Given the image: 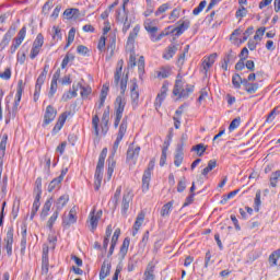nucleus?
I'll return each mask as SVG.
<instances>
[{
  "instance_id": "obj_54",
  "label": "nucleus",
  "mask_w": 280,
  "mask_h": 280,
  "mask_svg": "<svg viewBox=\"0 0 280 280\" xmlns=\"http://www.w3.org/2000/svg\"><path fill=\"white\" fill-rule=\"evenodd\" d=\"M44 43H45V37L43 36V34H38L36 39L33 43V47H37L40 49Z\"/></svg>"
},
{
  "instance_id": "obj_14",
  "label": "nucleus",
  "mask_w": 280,
  "mask_h": 280,
  "mask_svg": "<svg viewBox=\"0 0 280 280\" xmlns=\"http://www.w3.org/2000/svg\"><path fill=\"white\" fill-rule=\"evenodd\" d=\"M7 147H8V133H4L0 140V173L3 172V158L5 156Z\"/></svg>"
},
{
  "instance_id": "obj_45",
  "label": "nucleus",
  "mask_w": 280,
  "mask_h": 280,
  "mask_svg": "<svg viewBox=\"0 0 280 280\" xmlns=\"http://www.w3.org/2000/svg\"><path fill=\"white\" fill-rule=\"evenodd\" d=\"M120 196H121V186H118L114 194V197L112 198V202H113L115 209H117V205H119Z\"/></svg>"
},
{
  "instance_id": "obj_64",
  "label": "nucleus",
  "mask_w": 280,
  "mask_h": 280,
  "mask_svg": "<svg viewBox=\"0 0 280 280\" xmlns=\"http://www.w3.org/2000/svg\"><path fill=\"white\" fill-rule=\"evenodd\" d=\"M54 8V0H48L44 7H43V12L45 14H49V10H51Z\"/></svg>"
},
{
  "instance_id": "obj_58",
  "label": "nucleus",
  "mask_w": 280,
  "mask_h": 280,
  "mask_svg": "<svg viewBox=\"0 0 280 280\" xmlns=\"http://www.w3.org/2000/svg\"><path fill=\"white\" fill-rule=\"evenodd\" d=\"M167 10H170L168 3H164V4L160 5L158 8V10L155 11V16H161V14H165V12H167Z\"/></svg>"
},
{
  "instance_id": "obj_61",
  "label": "nucleus",
  "mask_w": 280,
  "mask_h": 280,
  "mask_svg": "<svg viewBox=\"0 0 280 280\" xmlns=\"http://www.w3.org/2000/svg\"><path fill=\"white\" fill-rule=\"evenodd\" d=\"M56 91H58V83L57 82H54L51 81L50 83V90L48 92V97H54V95H56Z\"/></svg>"
},
{
  "instance_id": "obj_1",
  "label": "nucleus",
  "mask_w": 280,
  "mask_h": 280,
  "mask_svg": "<svg viewBox=\"0 0 280 280\" xmlns=\"http://www.w3.org/2000/svg\"><path fill=\"white\" fill-rule=\"evenodd\" d=\"M124 60L117 62L116 71L114 74V84L119 86L120 84V95L116 97L115 101V128H118L121 118L124 117V110L126 108V89H128V73L124 74Z\"/></svg>"
},
{
  "instance_id": "obj_43",
  "label": "nucleus",
  "mask_w": 280,
  "mask_h": 280,
  "mask_svg": "<svg viewBox=\"0 0 280 280\" xmlns=\"http://www.w3.org/2000/svg\"><path fill=\"white\" fill-rule=\"evenodd\" d=\"M58 215H60V212H57L56 210L51 214V217L47 221V228L51 231L54 229V224H56V220H58Z\"/></svg>"
},
{
  "instance_id": "obj_10",
  "label": "nucleus",
  "mask_w": 280,
  "mask_h": 280,
  "mask_svg": "<svg viewBox=\"0 0 280 280\" xmlns=\"http://www.w3.org/2000/svg\"><path fill=\"white\" fill-rule=\"evenodd\" d=\"M58 115V110H56V108H54V106L48 105L46 107V112L44 114V122L43 126H49V124H51V121H54V119H56V116Z\"/></svg>"
},
{
  "instance_id": "obj_5",
  "label": "nucleus",
  "mask_w": 280,
  "mask_h": 280,
  "mask_svg": "<svg viewBox=\"0 0 280 280\" xmlns=\"http://www.w3.org/2000/svg\"><path fill=\"white\" fill-rule=\"evenodd\" d=\"M107 154H108V149L104 148L100 154L98 162L96 165L95 175H94L95 191H100V188L102 187V179L104 178V163L106 161Z\"/></svg>"
},
{
  "instance_id": "obj_44",
  "label": "nucleus",
  "mask_w": 280,
  "mask_h": 280,
  "mask_svg": "<svg viewBox=\"0 0 280 280\" xmlns=\"http://www.w3.org/2000/svg\"><path fill=\"white\" fill-rule=\"evenodd\" d=\"M215 165H218V163L215 162V160H210L208 162V166L205 167L201 172L202 176H207V174H209V172H211L212 170H215Z\"/></svg>"
},
{
  "instance_id": "obj_36",
  "label": "nucleus",
  "mask_w": 280,
  "mask_h": 280,
  "mask_svg": "<svg viewBox=\"0 0 280 280\" xmlns=\"http://www.w3.org/2000/svg\"><path fill=\"white\" fill-rule=\"evenodd\" d=\"M106 97H108V86L103 85L102 91H101L98 108H102V106H104V102H106Z\"/></svg>"
},
{
  "instance_id": "obj_39",
  "label": "nucleus",
  "mask_w": 280,
  "mask_h": 280,
  "mask_svg": "<svg viewBox=\"0 0 280 280\" xmlns=\"http://www.w3.org/2000/svg\"><path fill=\"white\" fill-rule=\"evenodd\" d=\"M232 84L234 89H242V84H244V79L240 74H234L232 77Z\"/></svg>"
},
{
  "instance_id": "obj_38",
  "label": "nucleus",
  "mask_w": 280,
  "mask_h": 280,
  "mask_svg": "<svg viewBox=\"0 0 280 280\" xmlns=\"http://www.w3.org/2000/svg\"><path fill=\"white\" fill-rule=\"evenodd\" d=\"M172 207H174V201H170L162 207V210H161L162 218L170 215V213L172 212Z\"/></svg>"
},
{
  "instance_id": "obj_9",
  "label": "nucleus",
  "mask_w": 280,
  "mask_h": 280,
  "mask_svg": "<svg viewBox=\"0 0 280 280\" xmlns=\"http://www.w3.org/2000/svg\"><path fill=\"white\" fill-rule=\"evenodd\" d=\"M167 91H168V84L167 83H163L160 93L156 95L155 102H154V106L155 109L159 110V108H161V106H163V102H165V97H167Z\"/></svg>"
},
{
  "instance_id": "obj_29",
  "label": "nucleus",
  "mask_w": 280,
  "mask_h": 280,
  "mask_svg": "<svg viewBox=\"0 0 280 280\" xmlns=\"http://www.w3.org/2000/svg\"><path fill=\"white\" fill-rule=\"evenodd\" d=\"M116 48H117V42L115 38H113L112 42L107 45L106 60H110V58H113V56H115Z\"/></svg>"
},
{
  "instance_id": "obj_32",
  "label": "nucleus",
  "mask_w": 280,
  "mask_h": 280,
  "mask_svg": "<svg viewBox=\"0 0 280 280\" xmlns=\"http://www.w3.org/2000/svg\"><path fill=\"white\" fill-rule=\"evenodd\" d=\"M63 16L68 20L78 19V16H80V10L79 9H66L63 12Z\"/></svg>"
},
{
  "instance_id": "obj_3",
  "label": "nucleus",
  "mask_w": 280,
  "mask_h": 280,
  "mask_svg": "<svg viewBox=\"0 0 280 280\" xmlns=\"http://www.w3.org/2000/svg\"><path fill=\"white\" fill-rule=\"evenodd\" d=\"M108 121H110V112L105 110L102 116V121L100 125V116L94 115L92 117V130L95 137H100L101 135L106 136L108 132Z\"/></svg>"
},
{
  "instance_id": "obj_49",
  "label": "nucleus",
  "mask_w": 280,
  "mask_h": 280,
  "mask_svg": "<svg viewBox=\"0 0 280 280\" xmlns=\"http://www.w3.org/2000/svg\"><path fill=\"white\" fill-rule=\"evenodd\" d=\"M277 115H279V107H275L269 115L267 116L266 122L267 124H272V121H275V117H277Z\"/></svg>"
},
{
  "instance_id": "obj_16",
  "label": "nucleus",
  "mask_w": 280,
  "mask_h": 280,
  "mask_svg": "<svg viewBox=\"0 0 280 280\" xmlns=\"http://www.w3.org/2000/svg\"><path fill=\"white\" fill-rule=\"evenodd\" d=\"M69 202V195H62L55 201V211L57 213H60L61 209H65L67 207V203Z\"/></svg>"
},
{
  "instance_id": "obj_33",
  "label": "nucleus",
  "mask_w": 280,
  "mask_h": 280,
  "mask_svg": "<svg viewBox=\"0 0 280 280\" xmlns=\"http://www.w3.org/2000/svg\"><path fill=\"white\" fill-rule=\"evenodd\" d=\"M116 21H119V23H124V21H128V12L124 7L116 11Z\"/></svg>"
},
{
  "instance_id": "obj_42",
  "label": "nucleus",
  "mask_w": 280,
  "mask_h": 280,
  "mask_svg": "<svg viewBox=\"0 0 280 280\" xmlns=\"http://www.w3.org/2000/svg\"><path fill=\"white\" fill-rule=\"evenodd\" d=\"M191 151L197 152L199 156H202V154L207 152V145H205L203 143L196 144L191 148Z\"/></svg>"
},
{
  "instance_id": "obj_31",
  "label": "nucleus",
  "mask_w": 280,
  "mask_h": 280,
  "mask_svg": "<svg viewBox=\"0 0 280 280\" xmlns=\"http://www.w3.org/2000/svg\"><path fill=\"white\" fill-rule=\"evenodd\" d=\"M184 156H185V153H183V149H177L174 155V165L176 167H180V165H183Z\"/></svg>"
},
{
  "instance_id": "obj_20",
  "label": "nucleus",
  "mask_w": 280,
  "mask_h": 280,
  "mask_svg": "<svg viewBox=\"0 0 280 280\" xmlns=\"http://www.w3.org/2000/svg\"><path fill=\"white\" fill-rule=\"evenodd\" d=\"M244 91L249 95H253L256 91H259V83L248 82V80H243Z\"/></svg>"
},
{
  "instance_id": "obj_11",
  "label": "nucleus",
  "mask_w": 280,
  "mask_h": 280,
  "mask_svg": "<svg viewBox=\"0 0 280 280\" xmlns=\"http://www.w3.org/2000/svg\"><path fill=\"white\" fill-rule=\"evenodd\" d=\"M215 60H218V55L215 52L208 57H203L201 67L203 69L205 75H207V73H209V69L215 65Z\"/></svg>"
},
{
  "instance_id": "obj_48",
  "label": "nucleus",
  "mask_w": 280,
  "mask_h": 280,
  "mask_svg": "<svg viewBox=\"0 0 280 280\" xmlns=\"http://www.w3.org/2000/svg\"><path fill=\"white\" fill-rule=\"evenodd\" d=\"M73 97H78V93H75V91L69 90L68 92L63 93L61 102H69V100H73Z\"/></svg>"
},
{
  "instance_id": "obj_17",
  "label": "nucleus",
  "mask_w": 280,
  "mask_h": 280,
  "mask_svg": "<svg viewBox=\"0 0 280 280\" xmlns=\"http://www.w3.org/2000/svg\"><path fill=\"white\" fill-rule=\"evenodd\" d=\"M67 117H69V115L67 114V112H66V113H62V114L59 116V118H58V120H57L55 127L52 128V135H58V132H60V130H62V126H65V121H67Z\"/></svg>"
},
{
  "instance_id": "obj_25",
  "label": "nucleus",
  "mask_w": 280,
  "mask_h": 280,
  "mask_svg": "<svg viewBox=\"0 0 280 280\" xmlns=\"http://www.w3.org/2000/svg\"><path fill=\"white\" fill-rule=\"evenodd\" d=\"M189 25H191V22L189 20L184 21L182 24H179L177 27L172 30V34L176 32V36H180L186 30H189Z\"/></svg>"
},
{
  "instance_id": "obj_52",
  "label": "nucleus",
  "mask_w": 280,
  "mask_h": 280,
  "mask_svg": "<svg viewBox=\"0 0 280 280\" xmlns=\"http://www.w3.org/2000/svg\"><path fill=\"white\" fill-rule=\"evenodd\" d=\"M171 71L172 70L170 69V67H164L160 69V71H158V78H162V79L170 78Z\"/></svg>"
},
{
  "instance_id": "obj_24",
  "label": "nucleus",
  "mask_w": 280,
  "mask_h": 280,
  "mask_svg": "<svg viewBox=\"0 0 280 280\" xmlns=\"http://www.w3.org/2000/svg\"><path fill=\"white\" fill-rule=\"evenodd\" d=\"M62 185V177H56L54 178L49 185H48V191L51 194V191H58Z\"/></svg>"
},
{
  "instance_id": "obj_4",
  "label": "nucleus",
  "mask_w": 280,
  "mask_h": 280,
  "mask_svg": "<svg viewBox=\"0 0 280 280\" xmlns=\"http://www.w3.org/2000/svg\"><path fill=\"white\" fill-rule=\"evenodd\" d=\"M191 93H194V85L186 83L183 77L178 74L173 89V95L179 97V100H187Z\"/></svg>"
},
{
  "instance_id": "obj_21",
  "label": "nucleus",
  "mask_w": 280,
  "mask_h": 280,
  "mask_svg": "<svg viewBox=\"0 0 280 280\" xmlns=\"http://www.w3.org/2000/svg\"><path fill=\"white\" fill-rule=\"evenodd\" d=\"M178 51V46L170 45L163 52L164 60H172L176 52Z\"/></svg>"
},
{
  "instance_id": "obj_19",
  "label": "nucleus",
  "mask_w": 280,
  "mask_h": 280,
  "mask_svg": "<svg viewBox=\"0 0 280 280\" xmlns=\"http://www.w3.org/2000/svg\"><path fill=\"white\" fill-rule=\"evenodd\" d=\"M21 231H22V240H21V243H20L21 254L25 255V248H27V225L23 224L21 226Z\"/></svg>"
},
{
  "instance_id": "obj_7",
  "label": "nucleus",
  "mask_w": 280,
  "mask_h": 280,
  "mask_svg": "<svg viewBox=\"0 0 280 280\" xmlns=\"http://www.w3.org/2000/svg\"><path fill=\"white\" fill-rule=\"evenodd\" d=\"M139 32H141V26L136 25L132 31L129 33L126 49L127 51H135V43L137 40V37L139 36Z\"/></svg>"
},
{
  "instance_id": "obj_46",
  "label": "nucleus",
  "mask_w": 280,
  "mask_h": 280,
  "mask_svg": "<svg viewBox=\"0 0 280 280\" xmlns=\"http://www.w3.org/2000/svg\"><path fill=\"white\" fill-rule=\"evenodd\" d=\"M259 207H261V190L256 191V197L254 199V210L259 212Z\"/></svg>"
},
{
  "instance_id": "obj_2",
  "label": "nucleus",
  "mask_w": 280,
  "mask_h": 280,
  "mask_svg": "<svg viewBox=\"0 0 280 280\" xmlns=\"http://www.w3.org/2000/svg\"><path fill=\"white\" fill-rule=\"evenodd\" d=\"M128 130V120L125 118L122 119L117 138L113 145V152L107 159V179L110 180L113 178V172H115V165H117V162L115 161V154L117 153V150H119V144L121 143L124 137L126 136V132Z\"/></svg>"
},
{
  "instance_id": "obj_40",
  "label": "nucleus",
  "mask_w": 280,
  "mask_h": 280,
  "mask_svg": "<svg viewBox=\"0 0 280 280\" xmlns=\"http://www.w3.org/2000/svg\"><path fill=\"white\" fill-rule=\"evenodd\" d=\"M138 73L140 78L145 73V58L143 56L138 60Z\"/></svg>"
},
{
  "instance_id": "obj_8",
  "label": "nucleus",
  "mask_w": 280,
  "mask_h": 280,
  "mask_svg": "<svg viewBox=\"0 0 280 280\" xmlns=\"http://www.w3.org/2000/svg\"><path fill=\"white\" fill-rule=\"evenodd\" d=\"M78 222V209L75 207H72L67 214H63L62 217V226H71V224H75Z\"/></svg>"
},
{
  "instance_id": "obj_57",
  "label": "nucleus",
  "mask_w": 280,
  "mask_h": 280,
  "mask_svg": "<svg viewBox=\"0 0 280 280\" xmlns=\"http://www.w3.org/2000/svg\"><path fill=\"white\" fill-rule=\"evenodd\" d=\"M49 272V258H42V273L47 275Z\"/></svg>"
},
{
  "instance_id": "obj_47",
  "label": "nucleus",
  "mask_w": 280,
  "mask_h": 280,
  "mask_svg": "<svg viewBox=\"0 0 280 280\" xmlns=\"http://www.w3.org/2000/svg\"><path fill=\"white\" fill-rule=\"evenodd\" d=\"M264 34H266V27H259L254 35V40L256 43H261V38H264Z\"/></svg>"
},
{
  "instance_id": "obj_30",
  "label": "nucleus",
  "mask_w": 280,
  "mask_h": 280,
  "mask_svg": "<svg viewBox=\"0 0 280 280\" xmlns=\"http://www.w3.org/2000/svg\"><path fill=\"white\" fill-rule=\"evenodd\" d=\"M150 180H152V175L149 172H144L142 176V191L150 189Z\"/></svg>"
},
{
  "instance_id": "obj_37",
  "label": "nucleus",
  "mask_w": 280,
  "mask_h": 280,
  "mask_svg": "<svg viewBox=\"0 0 280 280\" xmlns=\"http://www.w3.org/2000/svg\"><path fill=\"white\" fill-rule=\"evenodd\" d=\"M45 80H47V72H42L39 74V77L37 78L36 84H35V89H37V91H40V89L43 88V84H45Z\"/></svg>"
},
{
  "instance_id": "obj_41",
  "label": "nucleus",
  "mask_w": 280,
  "mask_h": 280,
  "mask_svg": "<svg viewBox=\"0 0 280 280\" xmlns=\"http://www.w3.org/2000/svg\"><path fill=\"white\" fill-rule=\"evenodd\" d=\"M280 258V249L275 250L269 256V264L270 266H277V261H279Z\"/></svg>"
},
{
  "instance_id": "obj_35",
  "label": "nucleus",
  "mask_w": 280,
  "mask_h": 280,
  "mask_svg": "<svg viewBox=\"0 0 280 280\" xmlns=\"http://www.w3.org/2000/svg\"><path fill=\"white\" fill-rule=\"evenodd\" d=\"M143 220H145V214L144 213L138 214L136 222L133 224V229L136 231L133 232V235L139 231V229H141V224H143Z\"/></svg>"
},
{
  "instance_id": "obj_51",
  "label": "nucleus",
  "mask_w": 280,
  "mask_h": 280,
  "mask_svg": "<svg viewBox=\"0 0 280 280\" xmlns=\"http://www.w3.org/2000/svg\"><path fill=\"white\" fill-rule=\"evenodd\" d=\"M27 34V28L23 26L20 32L18 33V37L14 38V40H18L19 43H23L25 40V36Z\"/></svg>"
},
{
  "instance_id": "obj_18",
  "label": "nucleus",
  "mask_w": 280,
  "mask_h": 280,
  "mask_svg": "<svg viewBox=\"0 0 280 280\" xmlns=\"http://www.w3.org/2000/svg\"><path fill=\"white\" fill-rule=\"evenodd\" d=\"M141 152V147H135L132 144L129 145L127 151V159L128 161L139 159V153Z\"/></svg>"
},
{
  "instance_id": "obj_12",
  "label": "nucleus",
  "mask_w": 280,
  "mask_h": 280,
  "mask_svg": "<svg viewBox=\"0 0 280 280\" xmlns=\"http://www.w3.org/2000/svg\"><path fill=\"white\" fill-rule=\"evenodd\" d=\"M237 60V54L233 50H229L222 61L221 69L223 71H229V65H233Z\"/></svg>"
},
{
  "instance_id": "obj_15",
  "label": "nucleus",
  "mask_w": 280,
  "mask_h": 280,
  "mask_svg": "<svg viewBox=\"0 0 280 280\" xmlns=\"http://www.w3.org/2000/svg\"><path fill=\"white\" fill-rule=\"evenodd\" d=\"M5 242V250H7V255L8 257H12V245L14 244V233H12V231H9L7 233V237L4 238Z\"/></svg>"
},
{
  "instance_id": "obj_23",
  "label": "nucleus",
  "mask_w": 280,
  "mask_h": 280,
  "mask_svg": "<svg viewBox=\"0 0 280 280\" xmlns=\"http://www.w3.org/2000/svg\"><path fill=\"white\" fill-rule=\"evenodd\" d=\"M110 275V261L109 260H104L101 271H100V279L104 280L106 277Z\"/></svg>"
},
{
  "instance_id": "obj_55",
  "label": "nucleus",
  "mask_w": 280,
  "mask_h": 280,
  "mask_svg": "<svg viewBox=\"0 0 280 280\" xmlns=\"http://www.w3.org/2000/svg\"><path fill=\"white\" fill-rule=\"evenodd\" d=\"M205 8H207V2H206V0H202L199 3V5L192 10V14L195 16H198V14H200V12H202V10H205Z\"/></svg>"
},
{
  "instance_id": "obj_34",
  "label": "nucleus",
  "mask_w": 280,
  "mask_h": 280,
  "mask_svg": "<svg viewBox=\"0 0 280 280\" xmlns=\"http://www.w3.org/2000/svg\"><path fill=\"white\" fill-rule=\"evenodd\" d=\"M144 28L148 31L149 34H156V32H159V27L153 25V22L150 19L145 20Z\"/></svg>"
},
{
  "instance_id": "obj_6",
  "label": "nucleus",
  "mask_w": 280,
  "mask_h": 280,
  "mask_svg": "<svg viewBox=\"0 0 280 280\" xmlns=\"http://www.w3.org/2000/svg\"><path fill=\"white\" fill-rule=\"evenodd\" d=\"M132 198H135V194L132 192V189L127 188L124 191L122 199H121L122 215H126V213H128V210L130 209V205L132 203Z\"/></svg>"
},
{
  "instance_id": "obj_59",
  "label": "nucleus",
  "mask_w": 280,
  "mask_h": 280,
  "mask_svg": "<svg viewBox=\"0 0 280 280\" xmlns=\"http://www.w3.org/2000/svg\"><path fill=\"white\" fill-rule=\"evenodd\" d=\"M22 95L23 94H21V90L16 91L15 101H14V104H13V113H16V110H19V104H21Z\"/></svg>"
},
{
  "instance_id": "obj_27",
  "label": "nucleus",
  "mask_w": 280,
  "mask_h": 280,
  "mask_svg": "<svg viewBox=\"0 0 280 280\" xmlns=\"http://www.w3.org/2000/svg\"><path fill=\"white\" fill-rule=\"evenodd\" d=\"M130 95L133 104H137V102L139 101V85L137 84V82L131 83Z\"/></svg>"
},
{
  "instance_id": "obj_50",
  "label": "nucleus",
  "mask_w": 280,
  "mask_h": 280,
  "mask_svg": "<svg viewBox=\"0 0 280 280\" xmlns=\"http://www.w3.org/2000/svg\"><path fill=\"white\" fill-rule=\"evenodd\" d=\"M279 178H280V171H276L271 174L270 176V185L272 187H277V183H279Z\"/></svg>"
},
{
  "instance_id": "obj_26",
  "label": "nucleus",
  "mask_w": 280,
  "mask_h": 280,
  "mask_svg": "<svg viewBox=\"0 0 280 280\" xmlns=\"http://www.w3.org/2000/svg\"><path fill=\"white\" fill-rule=\"evenodd\" d=\"M128 248H130V238L126 237L120 246L119 250V257L121 259L126 258V255H128Z\"/></svg>"
},
{
  "instance_id": "obj_13",
  "label": "nucleus",
  "mask_w": 280,
  "mask_h": 280,
  "mask_svg": "<svg viewBox=\"0 0 280 280\" xmlns=\"http://www.w3.org/2000/svg\"><path fill=\"white\" fill-rule=\"evenodd\" d=\"M101 218H102V210H98L97 212H95V209H94L93 211L90 212L89 222H90L91 231H95V229H97V224Z\"/></svg>"
},
{
  "instance_id": "obj_62",
  "label": "nucleus",
  "mask_w": 280,
  "mask_h": 280,
  "mask_svg": "<svg viewBox=\"0 0 280 280\" xmlns=\"http://www.w3.org/2000/svg\"><path fill=\"white\" fill-rule=\"evenodd\" d=\"M73 40H75V28H71L68 33V43H67V47H69V45H71V43H73Z\"/></svg>"
},
{
  "instance_id": "obj_22",
  "label": "nucleus",
  "mask_w": 280,
  "mask_h": 280,
  "mask_svg": "<svg viewBox=\"0 0 280 280\" xmlns=\"http://www.w3.org/2000/svg\"><path fill=\"white\" fill-rule=\"evenodd\" d=\"M51 205H54L52 199H47L42 208L40 219L46 220L47 215H49V211H51Z\"/></svg>"
},
{
  "instance_id": "obj_28",
  "label": "nucleus",
  "mask_w": 280,
  "mask_h": 280,
  "mask_svg": "<svg viewBox=\"0 0 280 280\" xmlns=\"http://www.w3.org/2000/svg\"><path fill=\"white\" fill-rule=\"evenodd\" d=\"M143 280H154V264H148L144 271Z\"/></svg>"
},
{
  "instance_id": "obj_53",
  "label": "nucleus",
  "mask_w": 280,
  "mask_h": 280,
  "mask_svg": "<svg viewBox=\"0 0 280 280\" xmlns=\"http://www.w3.org/2000/svg\"><path fill=\"white\" fill-rule=\"evenodd\" d=\"M185 189H187V179L185 177H182L177 184V191L178 194H183Z\"/></svg>"
},
{
  "instance_id": "obj_56",
  "label": "nucleus",
  "mask_w": 280,
  "mask_h": 280,
  "mask_svg": "<svg viewBox=\"0 0 280 280\" xmlns=\"http://www.w3.org/2000/svg\"><path fill=\"white\" fill-rule=\"evenodd\" d=\"M241 121H242V118H241V117L234 118V119L231 121L230 126H229L230 132H233V130H236V128H240Z\"/></svg>"
},
{
  "instance_id": "obj_60",
  "label": "nucleus",
  "mask_w": 280,
  "mask_h": 280,
  "mask_svg": "<svg viewBox=\"0 0 280 280\" xmlns=\"http://www.w3.org/2000/svg\"><path fill=\"white\" fill-rule=\"evenodd\" d=\"M52 31H54V34H52L54 40H62V33L60 31V27L54 26Z\"/></svg>"
},
{
  "instance_id": "obj_63",
  "label": "nucleus",
  "mask_w": 280,
  "mask_h": 280,
  "mask_svg": "<svg viewBox=\"0 0 280 280\" xmlns=\"http://www.w3.org/2000/svg\"><path fill=\"white\" fill-rule=\"evenodd\" d=\"M97 49L101 51L106 50V37L105 36H101L98 44H97Z\"/></svg>"
}]
</instances>
